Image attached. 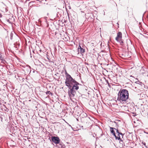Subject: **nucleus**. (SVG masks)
I'll return each mask as SVG.
<instances>
[{"label": "nucleus", "mask_w": 148, "mask_h": 148, "mask_svg": "<svg viewBox=\"0 0 148 148\" xmlns=\"http://www.w3.org/2000/svg\"><path fill=\"white\" fill-rule=\"evenodd\" d=\"M117 101L122 103H126L129 98V93L126 89L120 90L118 92Z\"/></svg>", "instance_id": "obj_1"}, {"label": "nucleus", "mask_w": 148, "mask_h": 148, "mask_svg": "<svg viewBox=\"0 0 148 148\" xmlns=\"http://www.w3.org/2000/svg\"><path fill=\"white\" fill-rule=\"evenodd\" d=\"M65 74L66 79L65 82L66 85L69 87H71L74 83L75 82V81L73 79L71 76L66 71Z\"/></svg>", "instance_id": "obj_2"}, {"label": "nucleus", "mask_w": 148, "mask_h": 148, "mask_svg": "<svg viewBox=\"0 0 148 148\" xmlns=\"http://www.w3.org/2000/svg\"><path fill=\"white\" fill-rule=\"evenodd\" d=\"M115 40L118 42H119L121 45L124 44L123 40L122 39V34L121 32H119L117 33V36L115 38Z\"/></svg>", "instance_id": "obj_3"}, {"label": "nucleus", "mask_w": 148, "mask_h": 148, "mask_svg": "<svg viewBox=\"0 0 148 148\" xmlns=\"http://www.w3.org/2000/svg\"><path fill=\"white\" fill-rule=\"evenodd\" d=\"M75 93V91H74V90H73L71 89L69 91L68 94L71 100H72L74 98Z\"/></svg>", "instance_id": "obj_4"}, {"label": "nucleus", "mask_w": 148, "mask_h": 148, "mask_svg": "<svg viewBox=\"0 0 148 148\" xmlns=\"http://www.w3.org/2000/svg\"><path fill=\"white\" fill-rule=\"evenodd\" d=\"M110 129L111 132V133H112L113 135L115 136L116 138L118 140H120V143L121 142L123 143V140H122L120 138V137L119 136V137H116V135L115 132H114V128L112 127H110Z\"/></svg>", "instance_id": "obj_5"}, {"label": "nucleus", "mask_w": 148, "mask_h": 148, "mask_svg": "<svg viewBox=\"0 0 148 148\" xmlns=\"http://www.w3.org/2000/svg\"><path fill=\"white\" fill-rule=\"evenodd\" d=\"M51 140L56 144H58L59 143L60 140L58 137L54 136L51 138Z\"/></svg>", "instance_id": "obj_6"}, {"label": "nucleus", "mask_w": 148, "mask_h": 148, "mask_svg": "<svg viewBox=\"0 0 148 148\" xmlns=\"http://www.w3.org/2000/svg\"><path fill=\"white\" fill-rule=\"evenodd\" d=\"M79 85V83L75 81V82L73 84V86L72 89L74 90V89L77 90L79 89V87L78 85Z\"/></svg>", "instance_id": "obj_7"}, {"label": "nucleus", "mask_w": 148, "mask_h": 148, "mask_svg": "<svg viewBox=\"0 0 148 148\" xmlns=\"http://www.w3.org/2000/svg\"><path fill=\"white\" fill-rule=\"evenodd\" d=\"M114 129L116 131V134H118V135H119V134H121L122 135V136H123V134L121 133H119L118 131V130L116 129L115 128H114Z\"/></svg>", "instance_id": "obj_8"}, {"label": "nucleus", "mask_w": 148, "mask_h": 148, "mask_svg": "<svg viewBox=\"0 0 148 148\" xmlns=\"http://www.w3.org/2000/svg\"><path fill=\"white\" fill-rule=\"evenodd\" d=\"M89 104L90 105H91L92 106H94V103H93V102L92 101H90V103H89Z\"/></svg>", "instance_id": "obj_9"}, {"label": "nucleus", "mask_w": 148, "mask_h": 148, "mask_svg": "<svg viewBox=\"0 0 148 148\" xmlns=\"http://www.w3.org/2000/svg\"><path fill=\"white\" fill-rule=\"evenodd\" d=\"M80 52L81 53H83L85 52V50L84 49H83L82 48H81L80 49Z\"/></svg>", "instance_id": "obj_10"}, {"label": "nucleus", "mask_w": 148, "mask_h": 148, "mask_svg": "<svg viewBox=\"0 0 148 148\" xmlns=\"http://www.w3.org/2000/svg\"><path fill=\"white\" fill-rule=\"evenodd\" d=\"M46 94L47 95H52V93L50 91H47L46 92Z\"/></svg>", "instance_id": "obj_11"}, {"label": "nucleus", "mask_w": 148, "mask_h": 148, "mask_svg": "<svg viewBox=\"0 0 148 148\" xmlns=\"http://www.w3.org/2000/svg\"><path fill=\"white\" fill-rule=\"evenodd\" d=\"M81 48H82L81 47V46L80 45H79L78 49H81Z\"/></svg>", "instance_id": "obj_12"}, {"label": "nucleus", "mask_w": 148, "mask_h": 148, "mask_svg": "<svg viewBox=\"0 0 148 148\" xmlns=\"http://www.w3.org/2000/svg\"><path fill=\"white\" fill-rule=\"evenodd\" d=\"M119 136L120 137L119 135H118V134H117V136H116V137H119Z\"/></svg>", "instance_id": "obj_13"}, {"label": "nucleus", "mask_w": 148, "mask_h": 148, "mask_svg": "<svg viewBox=\"0 0 148 148\" xmlns=\"http://www.w3.org/2000/svg\"><path fill=\"white\" fill-rule=\"evenodd\" d=\"M85 115H86V116L87 115V114L86 113H85Z\"/></svg>", "instance_id": "obj_14"}, {"label": "nucleus", "mask_w": 148, "mask_h": 148, "mask_svg": "<svg viewBox=\"0 0 148 148\" xmlns=\"http://www.w3.org/2000/svg\"><path fill=\"white\" fill-rule=\"evenodd\" d=\"M130 77H133L132 76V75H131V76H130Z\"/></svg>", "instance_id": "obj_15"}]
</instances>
